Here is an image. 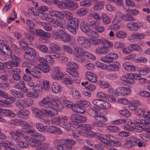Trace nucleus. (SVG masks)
Listing matches in <instances>:
<instances>
[{"mask_svg": "<svg viewBox=\"0 0 150 150\" xmlns=\"http://www.w3.org/2000/svg\"><path fill=\"white\" fill-rule=\"evenodd\" d=\"M123 20L126 21H135V18L129 14H125L123 17Z\"/></svg>", "mask_w": 150, "mask_h": 150, "instance_id": "obj_53", "label": "nucleus"}, {"mask_svg": "<svg viewBox=\"0 0 150 150\" xmlns=\"http://www.w3.org/2000/svg\"><path fill=\"white\" fill-rule=\"evenodd\" d=\"M50 50L57 51H59L61 48L59 46L53 42L50 43Z\"/></svg>", "mask_w": 150, "mask_h": 150, "instance_id": "obj_48", "label": "nucleus"}, {"mask_svg": "<svg viewBox=\"0 0 150 150\" xmlns=\"http://www.w3.org/2000/svg\"><path fill=\"white\" fill-rule=\"evenodd\" d=\"M26 96L27 97L32 98L34 99H36L39 96V95L38 93L30 91L27 92Z\"/></svg>", "mask_w": 150, "mask_h": 150, "instance_id": "obj_56", "label": "nucleus"}, {"mask_svg": "<svg viewBox=\"0 0 150 150\" xmlns=\"http://www.w3.org/2000/svg\"><path fill=\"white\" fill-rule=\"evenodd\" d=\"M22 102L23 105L27 107L31 106L33 103V101L32 99L28 98H25L22 100Z\"/></svg>", "mask_w": 150, "mask_h": 150, "instance_id": "obj_36", "label": "nucleus"}, {"mask_svg": "<svg viewBox=\"0 0 150 150\" xmlns=\"http://www.w3.org/2000/svg\"><path fill=\"white\" fill-rule=\"evenodd\" d=\"M70 23L71 25L75 26L76 27L78 28L79 25V20L77 18H72L71 19Z\"/></svg>", "mask_w": 150, "mask_h": 150, "instance_id": "obj_59", "label": "nucleus"}, {"mask_svg": "<svg viewBox=\"0 0 150 150\" xmlns=\"http://www.w3.org/2000/svg\"><path fill=\"white\" fill-rule=\"evenodd\" d=\"M52 105V108H51V110H52L53 108H54L55 109H56L54 108L53 107V106H54L56 108L58 109H63L64 106L63 104L61 103L59 100H53L51 101Z\"/></svg>", "mask_w": 150, "mask_h": 150, "instance_id": "obj_21", "label": "nucleus"}, {"mask_svg": "<svg viewBox=\"0 0 150 150\" xmlns=\"http://www.w3.org/2000/svg\"><path fill=\"white\" fill-rule=\"evenodd\" d=\"M108 43L103 44V46H98L95 51V53L98 55H104L106 54L109 51V49L113 47V43L108 40Z\"/></svg>", "mask_w": 150, "mask_h": 150, "instance_id": "obj_3", "label": "nucleus"}, {"mask_svg": "<svg viewBox=\"0 0 150 150\" xmlns=\"http://www.w3.org/2000/svg\"><path fill=\"white\" fill-rule=\"evenodd\" d=\"M14 87L18 90H22L24 93H26L28 91V89L26 87L25 82L22 81H19L15 84Z\"/></svg>", "mask_w": 150, "mask_h": 150, "instance_id": "obj_13", "label": "nucleus"}, {"mask_svg": "<svg viewBox=\"0 0 150 150\" xmlns=\"http://www.w3.org/2000/svg\"><path fill=\"white\" fill-rule=\"evenodd\" d=\"M85 51L81 47H75L74 50V55L78 58L81 57L84 55Z\"/></svg>", "mask_w": 150, "mask_h": 150, "instance_id": "obj_16", "label": "nucleus"}, {"mask_svg": "<svg viewBox=\"0 0 150 150\" xmlns=\"http://www.w3.org/2000/svg\"><path fill=\"white\" fill-rule=\"evenodd\" d=\"M126 27L129 30L135 31L138 30L139 25L137 23L135 22H129L126 24Z\"/></svg>", "mask_w": 150, "mask_h": 150, "instance_id": "obj_20", "label": "nucleus"}, {"mask_svg": "<svg viewBox=\"0 0 150 150\" xmlns=\"http://www.w3.org/2000/svg\"><path fill=\"white\" fill-rule=\"evenodd\" d=\"M132 36L134 38L141 39L144 38L145 35L144 34L138 33H134L132 34Z\"/></svg>", "mask_w": 150, "mask_h": 150, "instance_id": "obj_47", "label": "nucleus"}, {"mask_svg": "<svg viewBox=\"0 0 150 150\" xmlns=\"http://www.w3.org/2000/svg\"><path fill=\"white\" fill-rule=\"evenodd\" d=\"M129 46L132 48V51L133 50H134L139 52H141L142 51V49L137 44H131L129 45Z\"/></svg>", "mask_w": 150, "mask_h": 150, "instance_id": "obj_51", "label": "nucleus"}, {"mask_svg": "<svg viewBox=\"0 0 150 150\" xmlns=\"http://www.w3.org/2000/svg\"><path fill=\"white\" fill-rule=\"evenodd\" d=\"M31 136L41 142V141H45V137L40 133H34L31 134Z\"/></svg>", "mask_w": 150, "mask_h": 150, "instance_id": "obj_33", "label": "nucleus"}, {"mask_svg": "<svg viewBox=\"0 0 150 150\" xmlns=\"http://www.w3.org/2000/svg\"><path fill=\"white\" fill-rule=\"evenodd\" d=\"M48 21L50 24V25L54 28H57L60 24V23L57 19H54L53 18H48Z\"/></svg>", "mask_w": 150, "mask_h": 150, "instance_id": "obj_24", "label": "nucleus"}, {"mask_svg": "<svg viewBox=\"0 0 150 150\" xmlns=\"http://www.w3.org/2000/svg\"><path fill=\"white\" fill-rule=\"evenodd\" d=\"M40 106L47 108H52L51 102L50 101V97L47 96L44 98L39 103Z\"/></svg>", "mask_w": 150, "mask_h": 150, "instance_id": "obj_10", "label": "nucleus"}, {"mask_svg": "<svg viewBox=\"0 0 150 150\" xmlns=\"http://www.w3.org/2000/svg\"><path fill=\"white\" fill-rule=\"evenodd\" d=\"M11 58L13 61L6 62L4 63L5 67L7 69H11L13 68V67H18L21 62V59L14 55H12Z\"/></svg>", "mask_w": 150, "mask_h": 150, "instance_id": "obj_5", "label": "nucleus"}, {"mask_svg": "<svg viewBox=\"0 0 150 150\" xmlns=\"http://www.w3.org/2000/svg\"><path fill=\"white\" fill-rule=\"evenodd\" d=\"M22 134V132L20 129H17L15 131H11L10 132V135L14 141H18L21 140V137L18 134Z\"/></svg>", "mask_w": 150, "mask_h": 150, "instance_id": "obj_15", "label": "nucleus"}, {"mask_svg": "<svg viewBox=\"0 0 150 150\" xmlns=\"http://www.w3.org/2000/svg\"><path fill=\"white\" fill-rule=\"evenodd\" d=\"M81 84L82 86H84L85 88L90 91H93L96 88V86L92 84H88V82L87 81L82 82Z\"/></svg>", "mask_w": 150, "mask_h": 150, "instance_id": "obj_28", "label": "nucleus"}, {"mask_svg": "<svg viewBox=\"0 0 150 150\" xmlns=\"http://www.w3.org/2000/svg\"><path fill=\"white\" fill-rule=\"evenodd\" d=\"M120 23L119 21H117L115 19H114V20L112 22V28L113 30L117 31L120 28V26L119 25L117 24Z\"/></svg>", "mask_w": 150, "mask_h": 150, "instance_id": "obj_60", "label": "nucleus"}, {"mask_svg": "<svg viewBox=\"0 0 150 150\" xmlns=\"http://www.w3.org/2000/svg\"><path fill=\"white\" fill-rule=\"evenodd\" d=\"M61 127L64 128L66 129L67 130H69L71 129V127L70 124L66 122L62 121L61 123H60V125Z\"/></svg>", "mask_w": 150, "mask_h": 150, "instance_id": "obj_61", "label": "nucleus"}, {"mask_svg": "<svg viewBox=\"0 0 150 150\" xmlns=\"http://www.w3.org/2000/svg\"><path fill=\"white\" fill-rule=\"evenodd\" d=\"M87 135L88 136L91 137H98L99 139V137H100L101 134L98 133L94 132L92 131H89L87 132Z\"/></svg>", "mask_w": 150, "mask_h": 150, "instance_id": "obj_49", "label": "nucleus"}, {"mask_svg": "<svg viewBox=\"0 0 150 150\" xmlns=\"http://www.w3.org/2000/svg\"><path fill=\"white\" fill-rule=\"evenodd\" d=\"M52 76L53 79H58L62 78L64 77V74L62 72L60 71L59 68L54 67L52 69Z\"/></svg>", "mask_w": 150, "mask_h": 150, "instance_id": "obj_11", "label": "nucleus"}, {"mask_svg": "<svg viewBox=\"0 0 150 150\" xmlns=\"http://www.w3.org/2000/svg\"><path fill=\"white\" fill-rule=\"evenodd\" d=\"M100 18H101L103 24L105 25H107L110 22L111 20L110 18L105 13H103L102 14Z\"/></svg>", "mask_w": 150, "mask_h": 150, "instance_id": "obj_30", "label": "nucleus"}, {"mask_svg": "<svg viewBox=\"0 0 150 150\" xmlns=\"http://www.w3.org/2000/svg\"><path fill=\"white\" fill-rule=\"evenodd\" d=\"M35 56L24 53L23 57L25 60L31 63H35Z\"/></svg>", "mask_w": 150, "mask_h": 150, "instance_id": "obj_31", "label": "nucleus"}, {"mask_svg": "<svg viewBox=\"0 0 150 150\" xmlns=\"http://www.w3.org/2000/svg\"><path fill=\"white\" fill-rule=\"evenodd\" d=\"M31 146L34 147H37L41 144V143L39 141L36 139L35 138L31 139L28 143Z\"/></svg>", "mask_w": 150, "mask_h": 150, "instance_id": "obj_32", "label": "nucleus"}, {"mask_svg": "<svg viewBox=\"0 0 150 150\" xmlns=\"http://www.w3.org/2000/svg\"><path fill=\"white\" fill-rule=\"evenodd\" d=\"M80 28L83 32L88 36L95 38L99 37L98 33L92 29H89L88 27L85 25L84 22L83 21L81 23Z\"/></svg>", "mask_w": 150, "mask_h": 150, "instance_id": "obj_4", "label": "nucleus"}, {"mask_svg": "<svg viewBox=\"0 0 150 150\" xmlns=\"http://www.w3.org/2000/svg\"><path fill=\"white\" fill-rule=\"evenodd\" d=\"M92 103L95 105L103 109H108L111 108L110 103L106 101L96 99L93 100Z\"/></svg>", "mask_w": 150, "mask_h": 150, "instance_id": "obj_6", "label": "nucleus"}, {"mask_svg": "<svg viewBox=\"0 0 150 150\" xmlns=\"http://www.w3.org/2000/svg\"><path fill=\"white\" fill-rule=\"evenodd\" d=\"M32 76L36 79H39L41 77L42 73L40 71L37 70L32 71Z\"/></svg>", "mask_w": 150, "mask_h": 150, "instance_id": "obj_46", "label": "nucleus"}, {"mask_svg": "<svg viewBox=\"0 0 150 150\" xmlns=\"http://www.w3.org/2000/svg\"><path fill=\"white\" fill-rule=\"evenodd\" d=\"M139 141V139L135 137H131L127 138L126 139L125 142L123 145L122 147L127 148H132L136 146L137 142Z\"/></svg>", "mask_w": 150, "mask_h": 150, "instance_id": "obj_7", "label": "nucleus"}, {"mask_svg": "<svg viewBox=\"0 0 150 150\" xmlns=\"http://www.w3.org/2000/svg\"><path fill=\"white\" fill-rule=\"evenodd\" d=\"M24 50L25 51V53L36 56V52L33 48L28 46H26L24 48Z\"/></svg>", "mask_w": 150, "mask_h": 150, "instance_id": "obj_37", "label": "nucleus"}, {"mask_svg": "<svg viewBox=\"0 0 150 150\" xmlns=\"http://www.w3.org/2000/svg\"><path fill=\"white\" fill-rule=\"evenodd\" d=\"M80 127L82 129L85 131L91 130L94 128L93 125L88 124H82Z\"/></svg>", "mask_w": 150, "mask_h": 150, "instance_id": "obj_43", "label": "nucleus"}, {"mask_svg": "<svg viewBox=\"0 0 150 150\" xmlns=\"http://www.w3.org/2000/svg\"><path fill=\"white\" fill-rule=\"evenodd\" d=\"M105 2L103 1H97L93 5V8L94 10L96 11L100 10L104 6Z\"/></svg>", "mask_w": 150, "mask_h": 150, "instance_id": "obj_25", "label": "nucleus"}, {"mask_svg": "<svg viewBox=\"0 0 150 150\" xmlns=\"http://www.w3.org/2000/svg\"><path fill=\"white\" fill-rule=\"evenodd\" d=\"M88 12L86 8H82L78 9L76 11V13L79 16H82L86 15Z\"/></svg>", "mask_w": 150, "mask_h": 150, "instance_id": "obj_45", "label": "nucleus"}, {"mask_svg": "<svg viewBox=\"0 0 150 150\" xmlns=\"http://www.w3.org/2000/svg\"><path fill=\"white\" fill-rule=\"evenodd\" d=\"M54 145H61L64 146V147L67 149H70L72 146H74L76 142L75 141L69 139H57L53 141Z\"/></svg>", "mask_w": 150, "mask_h": 150, "instance_id": "obj_1", "label": "nucleus"}, {"mask_svg": "<svg viewBox=\"0 0 150 150\" xmlns=\"http://www.w3.org/2000/svg\"><path fill=\"white\" fill-rule=\"evenodd\" d=\"M66 71L73 77H77L79 76V74L76 70H70L66 69Z\"/></svg>", "mask_w": 150, "mask_h": 150, "instance_id": "obj_57", "label": "nucleus"}, {"mask_svg": "<svg viewBox=\"0 0 150 150\" xmlns=\"http://www.w3.org/2000/svg\"><path fill=\"white\" fill-rule=\"evenodd\" d=\"M131 91V89L128 87H120L117 88L115 92L118 95L120 94L122 96H126L129 95Z\"/></svg>", "mask_w": 150, "mask_h": 150, "instance_id": "obj_12", "label": "nucleus"}, {"mask_svg": "<svg viewBox=\"0 0 150 150\" xmlns=\"http://www.w3.org/2000/svg\"><path fill=\"white\" fill-rule=\"evenodd\" d=\"M118 113L123 117H129L131 115V113L129 111L126 109L119 110Z\"/></svg>", "mask_w": 150, "mask_h": 150, "instance_id": "obj_38", "label": "nucleus"}, {"mask_svg": "<svg viewBox=\"0 0 150 150\" xmlns=\"http://www.w3.org/2000/svg\"><path fill=\"white\" fill-rule=\"evenodd\" d=\"M67 68L66 69L76 70L79 67L78 65L73 62H69L66 64Z\"/></svg>", "mask_w": 150, "mask_h": 150, "instance_id": "obj_29", "label": "nucleus"}, {"mask_svg": "<svg viewBox=\"0 0 150 150\" xmlns=\"http://www.w3.org/2000/svg\"><path fill=\"white\" fill-rule=\"evenodd\" d=\"M107 55L110 63L112 62L113 60L117 59L118 57V55L114 53H110L107 54Z\"/></svg>", "mask_w": 150, "mask_h": 150, "instance_id": "obj_44", "label": "nucleus"}, {"mask_svg": "<svg viewBox=\"0 0 150 150\" xmlns=\"http://www.w3.org/2000/svg\"><path fill=\"white\" fill-rule=\"evenodd\" d=\"M120 66L118 62H115L108 65V70L110 71H117L119 70Z\"/></svg>", "mask_w": 150, "mask_h": 150, "instance_id": "obj_19", "label": "nucleus"}, {"mask_svg": "<svg viewBox=\"0 0 150 150\" xmlns=\"http://www.w3.org/2000/svg\"><path fill=\"white\" fill-rule=\"evenodd\" d=\"M54 2L58 8L62 10L64 9V0H62V2L58 0H54Z\"/></svg>", "mask_w": 150, "mask_h": 150, "instance_id": "obj_40", "label": "nucleus"}, {"mask_svg": "<svg viewBox=\"0 0 150 150\" xmlns=\"http://www.w3.org/2000/svg\"><path fill=\"white\" fill-rule=\"evenodd\" d=\"M47 132L53 134H61L62 133V131L59 128L52 125L48 127Z\"/></svg>", "mask_w": 150, "mask_h": 150, "instance_id": "obj_14", "label": "nucleus"}, {"mask_svg": "<svg viewBox=\"0 0 150 150\" xmlns=\"http://www.w3.org/2000/svg\"><path fill=\"white\" fill-rule=\"evenodd\" d=\"M65 32L62 30L58 29L53 34V37L55 39H60L62 37Z\"/></svg>", "mask_w": 150, "mask_h": 150, "instance_id": "obj_27", "label": "nucleus"}, {"mask_svg": "<svg viewBox=\"0 0 150 150\" xmlns=\"http://www.w3.org/2000/svg\"><path fill=\"white\" fill-rule=\"evenodd\" d=\"M87 112L89 115L94 118H95L98 115L97 111L91 108L89 109Z\"/></svg>", "mask_w": 150, "mask_h": 150, "instance_id": "obj_54", "label": "nucleus"}, {"mask_svg": "<svg viewBox=\"0 0 150 150\" xmlns=\"http://www.w3.org/2000/svg\"><path fill=\"white\" fill-rule=\"evenodd\" d=\"M58 114L57 111L54 108H53L52 110L41 109L40 110H39L36 115L39 118L43 119L44 117V114L48 116L52 117L57 115Z\"/></svg>", "mask_w": 150, "mask_h": 150, "instance_id": "obj_2", "label": "nucleus"}, {"mask_svg": "<svg viewBox=\"0 0 150 150\" xmlns=\"http://www.w3.org/2000/svg\"><path fill=\"white\" fill-rule=\"evenodd\" d=\"M78 7L76 3L70 0H64V9L73 11L76 9Z\"/></svg>", "mask_w": 150, "mask_h": 150, "instance_id": "obj_9", "label": "nucleus"}, {"mask_svg": "<svg viewBox=\"0 0 150 150\" xmlns=\"http://www.w3.org/2000/svg\"><path fill=\"white\" fill-rule=\"evenodd\" d=\"M106 138L103 137L101 135L100 137H99V140L104 144L109 146H112L115 137L109 134H105V135Z\"/></svg>", "mask_w": 150, "mask_h": 150, "instance_id": "obj_8", "label": "nucleus"}, {"mask_svg": "<svg viewBox=\"0 0 150 150\" xmlns=\"http://www.w3.org/2000/svg\"><path fill=\"white\" fill-rule=\"evenodd\" d=\"M61 40L64 42L69 43L71 41V38L70 35L65 32Z\"/></svg>", "mask_w": 150, "mask_h": 150, "instance_id": "obj_39", "label": "nucleus"}, {"mask_svg": "<svg viewBox=\"0 0 150 150\" xmlns=\"http://www.w3.org/2000/svg\"><path fill=\"white\" fill-rule=\"evenodd\" d=\"M38 67L39 69L44 73H47L50 71L49 66L47 64L38 65Z\"/></svg>", "mask_w": 150, "mask_h": 150, "instance_id": "obj_34", "label": "nucleus"}, {"mask_svg": "<svg viewBox=\"0 0 150 150\" xmlns=\"http://www.w3.org/2000/svg\"><path fill=\"white\" fill-rule=\"evenodd\" d=\"M115 35L117 38L123 39L127 37V33L123 31H119L116 32Z\"/></svg>", "mask_w": 150, "mask_h": 150, "instance_id": "obj_42", "label": "nucleus"}, {"mask_svg": "<svg viewBox=\"0 0 150 150\" xmlns=\"http://www.w3.org/2000/svg\"><path fill=\"white\" fill-rule=\"evenodd\" d=\"M127 79V83L131 84H134L135 82L133 80L134 79V74L132 73H129L126 74Z\"/></svg>", "mask_w": 150, "mask_h": 150, "instance_id": "obj_41", "label": "nucleus"}, {"mask_svg": "<svg viewBox=\"0 0 150 150\" xmlns=\"http://www.w3.org/2000/svg\"><path fill=\"white\" fill-rule=\"evenodd\" d=\"M138 94L143 97H150V93L146 91H140L138 92Z\"/></svg>", "mask_w": 150, "mask_h": 150, "instance_id": "obj_64", "label": "nucleus"}, {"mask_svg": "<svg viewBox=\"0 0 150 150\" xmlns=\"http://www.w3.org/2000/svg\"><path fill=\"white\" fill-rule=\"evenodd\" d=\"M0 113L4 114L6 116L14 117L15 116V114L12 111L7 109L0 108Z\"/></svg>", "mask_w": 150, "mask_h": 150, "instance_id": "obj_26", "label": "nucleus"}, {"mask_svg": "<svg viewBox=\"0 0 150 150\" xmlns=\"http://www.w3.org/2000/svg\"><path fill=\"white\" fill-rule=\"evenodd\" d=\"M51 88L52 92L55 93H59L61 89L60 86L56 83H53L51 86Z\"/></svg>", "mask_w": 150, "mask_h": 150, "instance_id": "obj_35", "label": "nucleus"}, {"mask_svg": "<svg viewBox=\"0 0 150 150\" xmlns=\"http://www.w3.org/2000/svg\"><path fill=\"white\" fill-rule=\"evenodd\" d=\"M96 66L100 69H108V65L106 64L101 63L100 62L98 61L96 62Z\"/></svg>", "mask_w": 150, "mask_h": 150, "instance_id": "obj_52", "label": "nucleus"}, {"mask_svg": "<svg viewBox=\"0 0 150 150\" xmlns=\"http://www.w3.org/2000/svg\"><path fill=\"white\" fill-rule=\"evenodd\" d=\"M87 38L83 36H78L76 39V42L78 45L81 46Z\"/></svg>", "mask_w": 150, "mask_h": 150, "instance_id": "obj_50", "label": "nucleus"}, {"mask_svg": "<svg viewBox=\"0 0 150 150\" xmlns=\"http://www.w3.org/2000/svg\"><path fill=\"white\" fill-rule=\"evenodd\" d=\"M91 44L95 45H98L101 43L103 44H107L108 43V40L105 38L101 39L94 38L91 40Z\"/></svg>", "mask_w": 150, "mask_h": 150, "instance_id": "obj_17", "label": "nucleus"}, {"mask_svg": "<svg viewBox=\"0 0 150 150\" xmlns=\"http://www.w3.org/2000/svg\"><path fill=\"white\" fill-rule=\"evenodd\" d=\"M123 66L126 70L132 72L136 70V68L130 63L125 62L123 63Z\"/></svg>", "mask_w": 150, "mask_h": 150, "instance_id": "obj_23", "label": "nucleus"}, {"mask_svg": "<svg viewBox=\"0 0 150 150\" xmlns=\"http://www.w3.org/2000/svg\"><path fill=\"white\" fill-rule=\"evenodd\" d=\"M91 42L87 38L81 46L86 49H89L91 47Z\"/></svg>", "mask_w": 150, "mask_h": 150, "instance_id": "obj_58", "label": "nucleus"}, {"mask_svg": "<svg viewBox=\"0 0 150 150\" xmlns=\"http://www.w3.org/2000/svg\"><path fill=\"white\" fill-rule=\"evenodd\" d=\"M136 113L140 117L144 118L146 114V112L145 111L144 109L141 108L138 109Z\"/></svg>", "mask_w": 150, "mask_h": 150, "instance_id": "obj_63", "label": "nucleus"}, {"mask_svg": "<svg viewBox=\"0 0 150 150\" xmlns=\"http://www.w3.org/2000/svg\"><path fill=\"white\" fill-rule=\"evenodd\" d=\"M72 109L74 112L78 113H83L85 112L84 108L79 103L73 106Z\"/></svg>", "mask_w": 150, "mask_h": 150, "instance_id": "obj_22", "label": "nucleus"}, {"mask_svg": "<svg viewBox=\"0 0 150 150\" xmlns=\"http://www.w3.org/2000/svg\"><path fill=\"white\" fill-rule=\"evenodd\" d=\"M29 114V112L28 110H20L17 112V115L19 118L27 120L28 118Z\"/></svg>", "mask_w": 150, "mask_h": 150, "instance_id": "obj_18", "label": "nucleus"}, {"mask_svg": "<svg viewBox=\"0 0 150 150\" xmlns=\"http://www.w3.org/2000/svg\"><path fill=\"white\" fill-rule=\"evenodd\" d=\"M77 27H76L75 26L73 25H72L70 24V25L67 28V29L72 33L74 34H75L76 32V30L78 29Z\"/></svg>", "mask_w": 150, "mask_h": 150, "instance_id": "obj_55", "label": "nucleus"}, {"mask_svg": "<svg viewBox=\"0 0 150 150\" xmlns=\"http://www.w3.org/2000/svg\"><path fill=\"white\" fill-rule=\"evenodd\" d=\"M78 103L79 104L84 107H87L90 105V103L89 102L86 100H80L78 101Z\"/></svg>", "mask_w": 150, "mask_h": 150, "instance_id": "obj_62", "label": "nucleus"}]
</instances>
